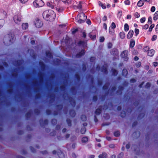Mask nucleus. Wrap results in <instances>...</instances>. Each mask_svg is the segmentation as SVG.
<instances>
[{
  "label": "nucleus",
  "mask_w": 158,
  "mask_h": 158,
  "mask_svg": "<svg viewBox=\"0 0 158 158\" xmlns=\"http://www.w3.org/2000/svg\"><path fill=\"white\" fill-rule=\"evenodd\" d=\"M22 28L23 29L25 30L28 27V24L27 23H23L22 25Z\"/></svg>",
  "instance_id": "dca6fc26"
},
{
  "label": "nucleus",
  "mask_w": 158,
  "mask_h": 158,
  "mask_svg": "<svg viewBox=\"0 0 158 158\" xmlns=\"http://www.w3.org/2000/svg\"><path fill=\"white\" fill-rule=\"evenodd\" d=\"M119 36L121 38L124 39L125 37V35L123 31L121 32L119 34Z\"/></svg>",
  "instance_id": "6ab92c4d"
},
{
  "label": "nucleus",
  "mask_w": 158,
  "mask_h": 158,
  "mask_svg": "<svg viewBox=\"0 0 158 158\" xmlns=\"http://www.w3.org/2000/svg\"><path fill=\"white\" fill-rule=\"evenodd\" d=\"M88 141V138L87 137H84L82 139V141L83 143H86Z\"/></svg>",
  "instance_id": "a878e982"
},
{
  "label": "nucleus",
  "mask_w": 158,
  "mask_h": 158,
  "mask_svg": "<svg viewBox=\"0 0 158 158\" xmlns=\"http://www.w3.org/2000/svg\"><path fill=\"white\" fill-rule=\"evenodd\" d=\"M144 4V0H140L137 3V5L138 6L141 7Z\"/></svg>",
  "instance_id": "2eb2a0df"
},
{
  "label": "nucleus",
  "mask_w": 158,
  "mask_h": 158,
  "mask_svg": "<svg viewBox=\"0 0 158 158\" xmlns=\"http://www.w3.org/2000/svg\"><path fill=\"white\" fill-rule=\"evenodd\" d=\"M129 30V26L126 23L124 25V30L125 31H127Z\"/></svg>",
  "instance_id": "393cba45"
},
{
  "label": "nucleus",
  "mask_w": 158,
  "mask_h": 158,
  "mask_svg": "<svg viewBox=\"0 0 158 158\" xmlns=\"http://www.w3.org/2000/svg\"><path fill=\"white\" fill-rule=\"evenodd\" d=\"M110 53L113 55L117 56L118 55V51L116 49H113L111 51Z\"/></svg>",
  "instance_id": "9d476101"
},
{
  "label": "nucleus",
  "mask_w": 158,
  "mask_h": 158,
  "mask_svg": "<svg viewBox=\"0 0 158 158\" xmlns=\"http://www.w3.org/2000/svg\"><path fill=\"white\" fill-rule=\"evenodd\" d=\"M107 18V16H104L102 18V20L104 21H105L106 20Z\"/></svg>",
  "instance_id": "e2e57ef3"
},
{
  "label": "nucleus",
  "mask_w": 158,
  "mask_h": 158,
  "mask_svg": "<svg viewBox=\"0 0 158 158\" xmlns=\"http://www.w3.org/2000/svg\"><path fill=\"white\" fill-rule=\"evenodd\" d=\"M14 35L12 34H8L6 35L3 39V43L5 45L8 46L13 42Z\"/></svg>",
  "instance_id": "f257e3e1"
},
{
  "label": "nucleus",
  "mask_w": 158,
  "mask_h": 158,
  "mask_svg": "<svg viewBox=\"0 0 158 158\" xmlns=\"http://www.w3.org/2000/svg\"><path fill=\"white\" fill-rule=\"evenodd\" d=\"M149 27V25L148 24H145V25L143 27V29H147Z\"/></svg>",
  "instance_id": "79ce46f5"
},
{
  "label": "nucleus",
  "mask_w": 158,
  "mask_h": 158,
  "mask_svg": "<svg viewBox=\"0 0 158 158\" xmlns=\"http://www.w3.org/2000/svg\"><path fill=\"white\" fill-rule=\"evenodd\" d=\"M104 40L105 39L103 37H101L100 39V42H102L104 41Z\"/></svg>",
  "instance_id": "5fc2aeb1"
},
{
  "label": "nucleus",
  "mask_w": 158,
  "mask_h": 158,
  "mask_svg": "<svg viewBox=\"0 0 158 158\" xmlns=\"http://www.w3.org/2000/svg\"><path fill=\"white\" fill-rule=\"evenodd\" d=\"M152 18L151 17H149L148 19V23L151 24H152Z\"/></svg>",
  "instance_id": "f704fd0d"
},
{
  "label": "nucleus",
  "mask_w": 158,
  "mask_h": 158,
  "mask_svg": "<svg viewBox=\"0 0 158 158\" xmlns=\"http://www.w3.org/2000/svg\"><path fill=\"white\" fill-rule=\"evenodd\" d=\"M136 80L134 79H132L130 81V82L131 83H134L136 81Z\"/></svg>",
  "instance_id": "052dcab7"
},
{
  "label": "nucleus",
  "mask_w": 158,
  "mask_h": 158,
  "mask_svg": "<svg viewBox=\"0 0 158 158\" xmlns=\"http://www.w3.org/2000/svg\"><path fill=\"white\" fill-rule=\"evenodd\" d=\"M85 51L84 50H82L81 52L77 54L76 55V57L77 58H80L81 56L84 55L85 54Z\"/></svg>",
  "instance_id": "9b49d317"
},
{
  "label": "nucleus",
  "mask_w": 158,
  "mask_h": 158,
  "mask_svg": "<svg viewBox=\"0 0 158 158\" xmlns=\"http://www.w3.org/2000/svg\"><path fill=\"white\" fill-rule=\"evenodd\" d=\"M86 131V129L85 127L81 128V134H84Z\"/></svg>",
  "instance_id": "bb28decb"
},
{
  "label": "nucleus",
  "mask_w": 158,
  "mask_h": 158,
  "mask_svg": "<svg viewBox=\"0 0 158 158\" xmlns=\"http://www.w3.org/2000/svg\"><path fill=\"white\" fill-rule=\"evenodd\" d=\"M134 31L132 30H130L127 35V38L128 39H130L132 38L134 34Z\"/></svg>",
  "instance_id": "1a4fd4ad"
},
{
  "label": "nucleus",
  "mask_w": 158,
  "mask_h": 158,
  "mask_svg": "<svg viewBox=\"0 0 158 158\" xmlns=\"http://www.w3.org/2000/svg\"><path fill=\"white\" fill-rule=\"evenodd\" d=\"M35 24L37 27L40 28L42 26L43 23L40 20H38L36 21Z\"/></svg>",
  "instance_id": "0eeeda50"
},
{
  "label": "nucleus",
  "mask_w": 158,
  "mask_h": 158,
  "mask_svg": "<svg viewBox=\"0 0 158 158\" xmlns=\"http://www.w3.org/2000/svg\"><path fill=\"white\" fill-rule=\"evenodd\" d=\"M81 119L83 121H85L86 120V117L85 115H82L81 116Z\"/></svg>",
  "instance_id": "b1692460"
},
{
  "label": "nucleus",
  "mask_w": 158,
  "mask_h": 158,
  "mask_svg": "<svg viewBox=\"0 0 158 158\" xmlns=\"http://www.w3.org/2000/svg\"><path fill=\"white\" fill-rule=\"evenodd\" d=\"M44 4V2L42 0H36L33 2L34 6L36 7H42Z\"/></svg>",
  "instance_id": "39448f33"
},
{
  "label": "nucleus",
  "mask_w": 158,
  "mask_h": 158,
  "mask_svg": "<svg viewBox=\"0 0 158 158\" xmlns=\"http://www.w3.org/2000/svg\"><path fill=\"white\" fill-rule=\"evenodd\" d=\"M20 2L23 3H24L27 2L28 0H19Z\"/></svg>",
  "instance_id": "6e6d98bb"
},
{
  "label": "nucleus",
  "mask_w": 158,
  "mask_h": 158,
  "mask_svg": "<svg viewBox=\"0 0 158 158\" xmlns=\"http://www.w3.org/2000/svg\"><path fill=\"white\" fill-rule=\"evenodd\" d=\"M81 3V2H80L79 5L77 6V8L79 9H81L82 8V5Z\"/></svg>",
  "instance_id": "3c124183"
},
{
  "label": "nucleus",
  "mask_w": 158,
  "mask_h": 158,
  "mask_svg": "<svg viewBox=\"0 0 158 158\" xmlns=\"http://www.w3.org/2000/svg\"><path fill=\"white\" fill-rule=\"evenodd\" d=\"M83 37L85 38L86 37V33L85 32H83L82 33Z\"/></svg>",
  "instance_id": "69168bd1"
},
{
  "label": "nucleus",
  "mask_w": 158,
  "mask_h": 158,
  "mask_svg": "<svg viewBox=\"0 0 158 158\" xmlns=\"http://www.w3.org/2000/svg\"><path fill=\"white\" fill-rule=\"evenodd\" d=\"M46 56L47 57H48L50 58H52V54L49 52H46Z\"/></svg>",
  "instance_id": "aec40b11"
},
{
  "label": "nucleus",
  "mask_w": 158,
  "mask_h": 158,
  "mask_svg": "<svg viewBox=\"0 0 158 158\" xmlns=\"http://www.w3.org/2000/svg\"><path fill=\"white\" fill-rule=\"evenodd\" d=\"M85 44V42L82 41H80L79 42V44L84 45Z\"/></svg>",
  "instance_id": "4d7b16f0"
},
{
  "label": "nucleus",
  "mask_w": 158,
  "mask_h": 158,
  "mask_svg": "<svg viewBox=\"0 0 158 158\" xmlns=\"http://www.w3.org/2000/svg\"><path fill=\"white\" fill-rule=\"evenodd\" d=\"M135 35L137 36V35L139 34V30L138 29L135 28Z\"/></svg>",
  "instance_id": "72a5a7b5"
},
{
  "label": "nucleus",
  "mask_w": 158,
  "mask_h": 158,
  "mask_svg": "<svg viewBox=\"0 0 158 158\" xmlns=\"http://www.w3.org/2000/svg\"><path fill=\"white\" fill-rule=\"evenodd\" d=\"M128 73L127 70L126 69H123L122 72V74L123 76H126Z\"/></svg>",
  "instance_id": "f3484780"
},
{
  "label": "nucleus",
  "mask_w": 158,
  "mask_h": 158,
  "mask_svg": "<svg viewBox=\"0 0 158 158\" xmlns=\"http://www.w3.org/2000/svg\"><path fill=\"white\" fill-rule=\"evenodd\" d=\"M122 15V12L121 11H119L118 12V15H119L120 17H121Z\"/></svg>",
  "instance_id": "680f3d73"
},
{
  "label": "nucleus",
  "mask_w": 158,
  "mask_h": 158,
  "mask_svg": "<svg viewBox=\"0 0 158 158\" xmlns=\"http://www.w3.org/2000/svg\"><path fill=\"white\" fill-rule=\"evenodd\" d=\"M111 71L112 72V75L113 76H115L118 73L116 70L114 69H112Z\"/></svg>",
  "instance_id": "412c9836"
},
{
  "label": "nucleus",
  "mask_w": 158,
  "mask_h": 158,
  "mask_svg": "<svg viewBox=\"0 0 158 158\" xmlns=\"http://www.w3.org/2000/svg\"><path fill=\"white\" fill-rule=\"evenodd\" d=\"M157 38V36L156 35H154L153 36L152 39V41L155 40Z\"/></svg>",
  "instance_id": "09e8293b"
},
{
  "label": "nucleus",
  "mask_w": 158,
  "mask_h": 158,
  "mask_svg": "<svg viewBox=\"0 0 158 158\" xmlns=\"http://www.w3.org/2000/svg\"><path fill=\"white\" fill-rule=\"evenodd\" d=\"M46 113L47 114H51V111L50 110H47L46 111Z\"/></svg>",
  "instance_id": "13d9d810"
},
{
  "label": "nucleus",
  "mask_w": 158,
  "mask_h": 158,
  "mask_svg": "<svg viewBox=\"0 0 158 158\" xmlns=\"http://www.w3.org/2000/svg\"><path fill=\"white\" fill-rule=\"evenodd\" d=\"M47 5L49 7H50L51 8H54V6L52 5L50 2H48L47 3Z\"/></svg>",
  "instance_id": "c9c22d12"
},
{
  "label": "nucleus",
  "mask_w": 158,
  "mask_h": 158,
  "mask_svg": "<svg viewBox=\"0 0 158 158\" xmlns=\"http://www.w3.org/2000/svg\"><path fill=\"white\" fill-rule=\"evenodd\" d=\"M108 84H106L103 86V89L106 90L108 88Z\"/></svg>",
  "instance_id": "37998d69"
},
{
  "label": "nucleus",
  "mask_w": 158,
  "mask_h": 158,
  "mask_svg": "<svg viewBox=\"0 0 158 158\" xmlns=\"http://www.w3.org/2000/svg\"><path fill=\"white\" fill-rule=\"evenodd\" d=\"M126 115V113L124 111H123V112H122L121 114V116L122 117H125Z\"/></svg>",
  "instance_id": "de8ad7c7"
},
{
  "label": "nucleus",
  "mask_w": 158,
  "mask_h": 158,
  "mask_svg": "<svg viewBox=\"0 0 158 158\" xmlns=\"http://www.w3.org/2000/svg\"><path fill=\"white\" fill-rule=\"evenodd\" d=\"M107 64H104L103 67L101 69V72L104 73L105 74H107Z\"/></svg>",
  "instance_id": "6e6552de"
},
{
  "label": "nucleus",
  "mask_w": 158,
  "mask_h": 158,
  "mask_svg": "<svg viewBox=\"0 0 158 158\" xmlns=\"http://www.w3.org/2000/svg\"><path fill=\"white\" fill-rule=\"evenodd\" d=\"M134 16L135 18H138L140 16V15L137 12H136L135 13Z\"/></svg>",
  "instance_id": "4c0bfd02"
},
{
  "label": "nucleus",
  "mask_w": 158,
  "mask_h": 158,
  "mask_svg": "<svg viewBox=\"0 0 158 158\" xmlns=\"http://www.w3.org/2000/svg\"><path fill=\"white\" fill-rule=\"evenodd\" d=\"M56 10H57L58 12H62L64 10V8L63 7H56Z\"/></svg>",
  "instance_id": "c85d7f7f"
},
{
  "label": "nucleus",
  "mask_w": 158,
  "mask_h": 158,
  "mask_svg": "<svg viewBox=\"0 0 158 158\" xmlns=\"http://www.w3.org/2000/svg\"><path fill=\"white\" fill-rule=\"evenodd\" d=\"M57 121L56 119H53L52 120V123L54 125L56 123Z\"/></svg>",
  "instance_id": "58836bf2"
},
{
  "label": "nucleus",
  "mask_w": 158,
  "mask_h": 158,
  "mask_svg": "<svg viewBox=\"0 0 158 158\" xmlns=\"http://www.w3.org/2000/svg\"><path fill=\"white\" fill-rule=\"evenodd\" d=\"M95 59V58L94 57H92L90 59V61L91 62H93Z\"/></svg>",
  "instance_id": "8fccbe9b"
},
{
  "label": "nucleus",
  "mask_w": 158,
  "mask_h": 158,
  "mask_svg": "<svg viewBox=\"0 0 158 158\" xmlns=\"http://www.w3.org/2000/svg\"><path fill=\"white\" fill-rule=\"evenodd\" d=\"M156 31L157 33H158V24L156 26Z\"/></svg>",
  "instance_id": "774afa93"
},
{
  "label": "nucleus",
  "mask_w": 158,
  "mask_h": 158,
  "mask_svg": "<svg viewBox=\"0 0 158 158\" xmlns=\"http://www.w3.org/2000/svg\"><path fill=\"white\" fill-rule=\"evenodd\" d=\"M112 44L111 43H109L108 44L107 46L109 48H112Z\"/></svg>",
  "instance_id": "c03bdc74"
},
{
  "label": "nucleus",
  "mask_w": 158,
  "mask_h": 158,
  "mask_svg": "<svg viewBox=\"0 0 158 158\" xmlns=\"http://www.w3.org/2000/svg\"><path fill=\"white\" fill-rule=\"evenodd\" d=\"M114 135L115 136H118L120 135V132L118 131H116L114 132Z\"/></svg>",
  "instance_id": "2f4dec72"
},
{
  "label": "nucleus",
  "mask_w": 158,
  "mask_h": 158,
  "mask_svg": "<svg viewBox=\"0 0 158 158\" xmlns=\"http://www.w3.org/2000/svg\"><path fill=\"white\" fill-rule=\"evenodd\" d=\"M155 10V7L154 6H152V7H151V11H152V12H154Z\"/></svg>",
  "instance_id": "864d4df0"
},
{
  "label": "nucleus",
  "mask_w": 158,
  "mask_h": 158,
  "mask_svg": "<svg viewBox=\"0 0 158 158\" xmlns=\"http://www.w3.org/2000/svg\"><path fill=\"white\" fill-rule=\"evenodd\" d=\"M111 28L113 29L116 27V25L114 22L112 23L111 26Z\"/></svg>",
  "instance_id": "473e14b6"
},
{
  "label": "nucleus",
  "mask_w": 158,
  "mask_h": 158,
  "mask_svg": "<svg viewBox=\"0 0 158 158\" xmlns=\"http://www.w3.org/2000/svg\"><path fill=\"white\" fill-rule=\"evenodd\" d=\"M155 51L153 49H151L148 51V55L150 56H152L154 55Z\"/></svg>",
  "instance_id": "f8f14e48"
},
{
  "label": "nucleus",
  "mask_w": 158,
  "mask_h": 158,
  "mask_svg": "<svg viewBox=\"0 0 158 158\" xmlns=\"http://www.w3.org/2000/svg\"><path fill=\"white\" fill-rule=\"evenodd\" d=\"M69 113H70V115L72 117H73L75 115V111L73 110H71L70 112Z\"/></svg>",
  "instance_id": "5701e85b"
},
{
  "label": "nucleus",
  "mask_w": 158,
  "mask_h": 158,
  "mask_svg": "<svg viewBox=\"0 0 158 158\" xmlns=\"http://www.w3.org/2000/svg\"><path fill=\"white\" fill-rule=\"evenodd\" d=\"M4 24V21L2 20H0V28L2 27Z\"/></svg>",
  "instance_id": "e433bc0d"
},
{
  "label": "nucleus",
  "mask_w": 158,
  "mask_h": 158,
  "mask_svg": "<svg viewBox=\"0 0 158 158\" xmlns=\"http://www.w3.org/2000/svg\"><path fill=\"white\" fill-rule=\"evenodd\" d=\"M151 85V84L150 83L148 82L146 84L145 87L146 88H149Z\"/></svg>",
  "instance_id": "ea45409f"
},
{
  "label": "nucleus",
  "mask_w": 158,
  "mask_h": 158,
  "mask_svg": "<svg viewBox=\"0 0 158 158\" xmlns=\"http://www.w3.org/2000/svg\"><path fill=\"white\" fill-rule=\"evenodd\" d=\"M104 158H106L107 157V154L105 152H103L102 154Z\"/></svg>",
  "instance_id": "bf43d9fd"
},
{
  "label": "nucleus",
  "mask_w": 158,
  "mask_h": 158,
  "mask_svg": "<svg viewBox=\"0 0 158 158\" xmlns=\"http://www.w3.org/2000/svg\"><path fill=\"white\" fill-rule=\"evenodd\" d=\"M89 36L93 40H94L95 39V38H96V35H92L91 33H90L89 34Z\"/></svg>",
  "instance_id": "cd10ccee"
},
{
  "label": "nucleus",
  "mask_w": 158,
  "mask_h": 158,
  "mask_svg": "<svg viewBox=\"0 0 158 158\" xmlns=\"http://www.w3.org/2000/svg\"><path fill=\"white\" fill-rule=\"evenodd\" d=\"M153 20H156L158 19V11H156L154 15Z\"/></svg>",
  "instance_id": "4468645a"
},
{
  "label": "nucleus",
  "mask_w": 158,
  "mask_h": 158,
  "mask_svg": "<svg viewBox=\"0 0 158 158\" xmlns=\"http://www.w3.org/2000/svg\"><path fill=\"white\" fill-rule=\"evenodd\" d=\"M50 13H52V15H55V13L52 10H47L44 11L43 13V16L44 19L48 21L50 20V18L52 16L51 15L49 14Z\"/></svg>",
  "instance_id": "f03ea898"
},
{
  "label": "nucleus",
  "mask_w": 158,
  "mask_h": 158,
  "mask_svg": "<svg viewBox=\"0 0 158 158\" xmlns=\"http://www.w3.org/2000/svg\"><path fill=\"white\" fill-rule=\"evenodd\" d=\"M158 64L157 62H155L153 63V65L155 67H156L157 65Z\"/></svg>",
  "instance_id": "338daca9"
},
{
  "label": "nucleus",
  "mask_w": 158,
  "mask_h": 158,
  "mask_svg": "<svg viewBox=\"0 0 158 158\" xmlns=\"http://www.w3.org/2000/svg\"><path fill=\"white\" fill-rule=\"evenodd\" d=\"M110 148H114V145L113 144H111L109 145Z\"/></svg>",
  "instance_id": "0e129e2a"
},
{
  "label": "nucleus",
  "mask_w": 158,
  "mask_h": 158,
  "mask_svg": "<svg viewBox=\"0 0 158 158\" xmlns=\"http://www.w3.org/2000/svg\"><path fill=\"white\" fill-rule=\"evenodd\" d=\"M125 4L126 5H129L130 4V2L129 0H127L124 1Z\"/></svg>",
  "instance_id": "a19ab883"
},
{
  "label": "nucleus",
  "mask_w": 158,
  "mask_h": 158,
  "mask_svg": "<svg viewBox=\"0 0 158 158\" xmlns=\"http://www.w3.org/2000/svg\"><path fill=\"white\" fill-rule=\"evenodd\" d=\"M57 155H58L59 158H64V154L61 152H60V153L59 152H58L57 153Z\"/></svg>",
  "instance_id": "a211bd4d"
},
{
  "label": "nucleus",
  "mask_w": 158,
  "mask_h": 158,
  "mask_svg": "<svg viewBox=\"0 0 158 158\" xmlns=\"http://www.w3.org/2000/svg\"><path fill=\"white\" fill-rule=\"evenodd\" d=\"M135 44V40L133 39L131 40L130 46L131 48H133Z\"/></svg>",
  "instance_id": "ddd939ff"
},
{
  "label": "nucleus",
  "mask_w": 158,
  "mask_h": 158,
  "mask_svg": "<svg viewBox=\"0 0 158 158\" xmlns=\"http://www.w3.org/2000/svg\"><path fill=\"white\" fill-rule=\"evenodd\" d=\"M155 27V25L154 24H152L150 27L148 31L151 32L152 31V29Z\"/></svg>",
  "instance_id": "c756f323"
},
{
  "label": "nucleus",
  "mask_w": 158,
  "mask_h": 158,
  "mask_svg": "<svg viewBox=\"0 0 158 158\" xmlns=\"http://www.w3.org/2000/svg\"><path fill=\"white\" fill-rule=\"evenodd\" d=\"M66 121L68 126H71V120L69 119H67Z\"/></svg>",
  "instance_id": "7c9ffc66"
},
{
  "label": "nucleus",
  "mask_w": 158,
  "mask_h": 158,
  "mask_svg": "<svg viewBox=\"0 0 158 158\" xmlns=\"http://www.w3.org/2000/svg\"><path fill=\"white\" fill-rule=\"evenodd\" d=\"M101 109H98L96 110L95 112V114L97 115H99L101 113Z\"/></svg>",
  "instance_id": "4be33fe9"
},
{
  "label": "nucleus",
  "mask_w": 158,
  "mask_h": 158,
  "mask_svg": "<svg viewBox=\"0 0 158 158\" xmlns=\"http://www.w3.org/2000/svg\"><path fill=\"white\" fill-rule=\"evenodd\" d=\"M128 54V50H124L121 53L120 56L124 61H127L129 59Z\"/></svg>",
  "instance_id": "20e7f679"
},
{
  "label": "nucleus",
  "mask_w": 158,
  "mask_h": 158,
  "mask_svg": "<svg viewBox=\"0 0 158 158\" xmlns=\"http://www.w3.org/2000/svg\"><path fill=\"white\" fill-rule=\"evenodd\" d=\"M22 63V60L17 61V64H16L17 66L20 65Z\"/></svg>",
  "instance_id": "a18cd8bd"
},
{
  "label": "nucleus",
  "mask_w": 158,
  "mask_h": 158,
  "mask_svg": "<svg viewBox=\"0 0 158 158\" xmlns=\"http://www.w3.org/2000/svg\"><path fill=\"white\" fill-rule=\"evenodd\" d=\"M145 18L144 17L142 18L141 19L140 21L141 23H144L145 21Z\"/></svg>",
  "instance_id": "49530a36"
},
{
  "label": "nucleus",
  "mask_w": 158,
  "mask_h": 158,
  "mask_svg": "<svg viewBox=\"0 0 158 158\" xmlns=\"http://www.w3.org/2000/svg\"><path fill=\"white\" fill-rule=\"evenodd\" d=\"M149 49V48L148 46H146L145 47L143 48V50L144 51H146L148 50Z\"/></svg>",
  "instance_id": "603ef678"
},
{
  "label": "nucleus",
  "mask_w": 158,
  "mask_h": 158,
  "mask_svg": "<svg viewBox=\"0 0 158 158\" xmlns=\"http://www.w3.org/2000/svg\"><path fill=\"white\" fill-rule=\"evenodd\" d=\"M21 17L20 15H15L14 17V20L15 23L19 24L21 21Z\"/></svg>",
  "instance_id": "423d86ee"
},
{
  "label": "nucleus",
  "mask_w": 158,
  "mask_h": 158,
  "mask_svg": "<svg viewBox=\"0 0 158 158\" xmlns=\"http://www.w3.org/2000/svg\"><path fill=\"white\" fill-rule=\"evenodd\" d=\"M77 17L79 19L77 22L79 23H83L87 19V16L83 13H80L77 15Z\"/></svg>",
  "instance_id": "7ed1b4c3"
}]
</instances>
